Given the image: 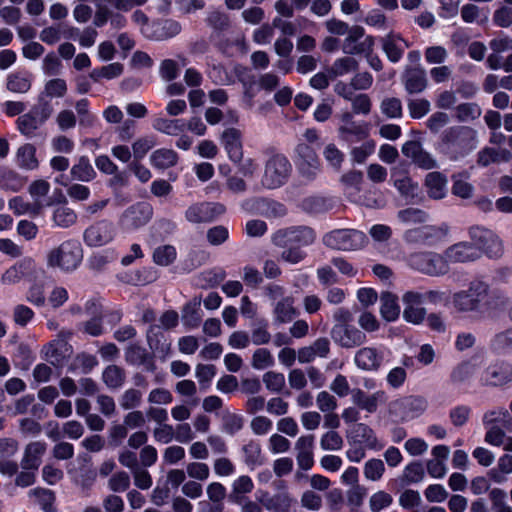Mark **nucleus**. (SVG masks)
Listing matches in <instances>:
<instances>
[{
  "label": "nucleus",
  "instance_id": "nucleus-1",
  "mask_svg": "<svg viewBox=\"0 0 512 512\" xmlns=\"http://www.w3.org/2000/svg\"><path fill=\"white\" fill-rule=\"evenodd\" d=\"M83 258L81 245L77 241L69 240L53 248L47 255L50 267H58L64 271H73Z\"/></svg>",
  "mask_w": 512,
  "mask_h": 512
},
{
  "label": "nucleus",
  "instance_id": "nucleus-2",
  "mask_svg": "<svg viewBox=\"0 0 512 512\" xmlns=\"http://www.w3.org/2000/svg\"><path fill=\"white\" fill-rule=\"evenodd\" d=\"M408 264L414 270L428 276H442L449 271V264L445 255L431 251L410 254Z\"/></svg>",
  "mask_w": 512,
  "mask_h": 512
},
{
  "label": "nucleus",
  "instance_id": "nucleus-3",
  "mask_svg": "<svg viewBox=\"0 0 512 512\" xmlns=\"http://www.w3.org/2000/svg\"><path fill=\"white\" fill-rule=\"evenodd\" d=\"M292 172V165L282 154L270 157L264 167L261 183L265 188L275 189L284 185Z\"/></svg>",
  "mask_w": 512,
  "mask_h": 512
},
{
  "label": "nucleus",
  "instance_id": "nucleus-4",
  "mask_svg": "<svg viewBox=\"0 0 512 512\" xmlns=\"http://www.w3.org/2000/svg\"><path fill=\"white\" fill-rule=\"evenodd\" d=\"M366 241V235L355 229H336L327 233L323 238L327 247L343 251L360 249Z\"/></svg>",
  "mask_w": 512,
  "mask_h": 512
},
{
  "label": "nucleus",
  "instance_id": "nucleus-5",
  "mask_svg": "<svg viewBox=\"0 0 512 512\" xmlns=\"http://www.w3.org/2000/svg\"><path fill=\"white\" fill-rule=\"evenodd\" d=\"M313 229L307 226L290 227L276 231L272 236V242L278 247L309 246L315 241Z\"/></svg>",
  "mask_w": 512,
  "mask_h": 512
},
{
  "label": "nucleus",
  "instance_id": "nucleus-6",
  "mask_svg": "<svg viewBox=\"0 0 512 512\" xmlns=\"http://www.w3.org/2000/svg\"><path fill=\"white\" fill-rule=\"evenodd\" d=\"M485 296V283L473 282L467 290L454 293L452 303L458 312L467 313L481 311V303Z\"/></svg>",
  "mask_w": 512,
  "mask_h": 512
},
{
  "label": "nucleus",
  "instance_id": "nucleus-7",
  "mask_svg": "<svg viewBox=\"0 0 512 512\" xmlns=\"http://www.w3.org/2000/svg\"><path fill=\"white\" fill-rule=\"evenodd\" d=\"M469 234L489 257L498 258L502 256L503 243L496 233L484 227L475 226L470 228Z\"/></svg>",
  "mask_w": 512,
  "mask_h": 512
},
{
  "label": "nucleus",
  "instance_id": "nucleus-8",
  "mask_svg": "<svg viewBox=\"0 0 512 512\" xmlns=\"http://www.w3.org/2000/svg\"><path fill=\"white\" fill-rule=\"evenodd\" d=\"M402 302L404 305L403 318L406 322L414 325L421 324L427 314L424 307L420 305L423 303L421 292L409 290L402 295Z\"/></svg>",
  "mask_w": 512,
  "mask_h": 512
},
{
  "label": "nucleus",
  "instance_id": "nucleus-9",
  "mask_svg": "<svg viewBox=\"0 0 512 512\" xmlns=\"http://www.w3.org/2000/svg\"><path fill=\"white\" fill-rule=\"evenodd\" d=\"M114 235L113 224L108 220H100L84 231V241L88 246L100 247L112 241Z\"/></svg>",
  "mask_w": 512,
  "mask_h": 512
},
{
  "label": "nucleus",
  "instance_id": "nucleus-10",
  "mask_svg": "<svg viewBox=\"0 0 512 512\" xmlns=\"http://www.w3.org/2000/svg\"><path fill=\"white\" fill-rule=\"evenodd\" d=\"M330 335L336 344L347 349L358 347L366 341L365 333L352 325H334Z\"/></svg>",
  "mask_w": 512,
  "mask_h": 512
},
{
  "label": "nucleus",
  "instance_id": "nucleus-11",
  "mask_svg": "<svg viewBox=\"0 0 512 512\" xmlns=\"http://www.w3.org/2000/svg\"><path fill=\"white\" fill-rule=\"evenodd\" d=\"M401 152L421 169L430 170L437 167L436 159L422 147L419 141L411 140L405 142Z\"/></svg>",
  "mask_w": 512,
  "mask_h": 512
},
{
  "label": "nucleus",
  "instance_id": "nucleus-12",
  "mask_svg": "<svg viewBox=\"0 0 512 512\" xmlns=\"http://www.w3.org/2000/svg\"><path fill=\"white\" fill-rule=\"evenodd\" d=\"M225 212V206L219 203H198L191 205L185 212V217L192 223H205L213 221Z\"/></svg>",
  "mask_w": 512,
  "mask_h": 512
},
{
  "label": "nucleus",
  "instance_id": "nucleus-13",
  "mask_svg": "<svg viewBox=\"0 0 512 512\" xmlns=\"http://www.w3.org/2000/svg\"><path fill=\"white\" fill-rule=\"evenodd\" d=\"M444 234V230L439 227L425 225L407 230L404 239L410 244L431 246L440 241Z\"/></svg>",
  "mask_w": 512,
  "mask_h": 512
},
{
  "label": "nucleus",
  "instance_id": "nucleus-14",
  "mask_svg": "<svg viewBox=\"0 0 512 512\" xmlns=\"http://www.w3.org/2000/svg\"><path fill=\"white\" fill-rule=\"evenodd\" d=\"M125 361L132 366L143 367L148 372L157 369L154 353L137 343L130 344L125 349Z\"/></svg>",
  "mask_w": 512,
  "mask_h": 512
},
{
  "label": "nucleus",
  "instance_id": "nucleus-15",
  "mask_svg": "<svg viewBox=\"0 0 512 512\" xmlns=\"http://www.w3.org/2000/svg\"><path fill=\"white\" fill-rule=\"evenodd\" d=\"M444 255L447 263H465L478 259L480 251L472 243L459 242L447 248Z\"/></svg>",
  "mask_w": 512,
  "mask_h": 512
},
{
  "label": "nucleus",
  "instance_id": "nucleus-16",
  "mask_svg": "<svg viewBox=\"0 0 512 512\" xmlns=\"http://www.w3.org/2000/svg\"><path fill=\"white\" fill-rule=\"evenodd\" d=\"M50 219L53 228L68 229L77 222V214L64 198L62 202L52 206Z\"/></svg>",
  "mask_w": 512,
  "mask_h": 512
},
{
  "label": "nucleus",
  "instance_id": "nucleus-17",
  "mask_svg": "<svg viewBox=\"0 0 512 512\" xmlns=\"http://www.w3.org/2000/svg\"><path fill=\"white\" fill-rule=\"evenodd\" d=\"M509 305V298L504 292L498 289H490L485 283V296L481 303V312L492 316L496 312L506 309Z\"/></svg>",
  "mask_w": 512,
  "mask_h": 512
},
{
  "label": "nucleus",
  "instance_id": "nucleus-18",
  "mask_svg": "<svg viewBox=\"0 0 512 512\" xmlns=\"http://www.w3.org/2000/svg\"><path fill=\"white\" fill-rule=\"evenodd\" d=\"M401 80L409 94L421 93L427 87L426 72L421 67H406Z\"/></svg>",
  "mask_w": 512,
  "mask_h": 512
},
{
  "label": "nucleus",
  "instance_id": "nucleus-19",
  "mask_svg": "<svg viewBox=\"0 0 512 512\" xmlns=\"http://www.w3.org/2000/svg\"><path fill=\"white\" fill-rule=\"evenodd\" d=\"M383 352L374 347L359 349L354 357L356 366L366 371H377L383 362Z\"/></svg>",
  "mask_w": 512,
  "mask_h": 512
},
{
  "label": "nucleus",
  "instance_id": "nucleus-20",
  "mask_svg": "<svg viewBox=\"0 0 512 512\" xmlns=\"http://www.w3.org/2000/svg\"><path fill=\"white\" fill-rule=\"evenodd\" d=\"M314 436H301L295 443L296 461L300 469L310 470L314 465Z\"/></svg>",
  "mask_w": 512,
  "mask_h": 512
},
{
  "label": "nucleus",
  "instance_id": "nucleus-21",
  "mask_svg": "<svg viewBox=\"0 0 512 512\" xmlns=\"http://www.w3.org/2000/svg\"><path fill=\"white\" fill-rule=\"evenodd\" d=\"M380 42L383 52L392 63L399 62L405 49L409 47L406 40H404L400 35L392 32L382 37Z\"/></svg>",
  "mask_w": 512,
  "mask_h": 512
},
{
  "label": "nucleus",
  "instance_id": "nucleus-22",
  "mask_svg": "<svg viewBox=\"0 0 512 512\" xmlns=\"http://www.w3.org/2000/svg\"><path fill=\"white\" fill-rule=\"evenodd\" d=\"M512 380V366L508 363L494 364L488 367L481 376L484 385L499 386Z\"/></svg>",
  "mask_w": 512,
  "mask_h": 512
},
{
  "label": "nucleus",
  "instance_id": "nucleus-23",
  "mask_svg": "<svg viewBox=\"0 0 512 512\" xmlns=\"http://www.w3.org/2000/svg\"><path fill=\"white\" fill-rule=\"evenodd\" d=\"M151 216V206L146 203H138L125 210L122 221L128 227L138 228L148 223Z\"/></svg>",
  "mask_w": 512,
  "mask_h": 512
},
{
  "label": "nucleus",
  "instance_id": "nucleus-24",
  "mask_svg": "<svg viewBox=\"0 0 512 512\" xmlns=\"http://www.w3.org/2000/svg\"><path fill=\"white\" fill-rule=\"evenodd\" d=\"M221 141L229 159L234 163H239L243 158L241 132L236 128H228L223 131Z\"/></svg>",
  "mask_w": 512,
  "mask_h": 512
},
{
  "label": "nucleus",
  "instance_id": "nucleus-25",
  "mask_svg": "<svg viewBox=\"0 0 512 512\" xmlns=\"http://www.w3.org/2000/svg\"><path fill=\"white\" fill-rule=\"evenodd\" d=\"M351 399L358 408L365 410L368 413L376 412L379 403H383L386 400L385 393L383 391H377L368 395L359 388L351 390Z\"/></svg>",
  "mask_w": 512,
  "mask_h": 512
},
{
  "label": "nucleus",
  "instance_id": "nucleus-26",
  "mask_svg": "<svg viewBox=\"0 0 512 512\" xmlns=\"http://www.w3.org/2000/svg\"><path fill=\"white\" fill-rule=\"evenodd\" d=\"M426 408L427 401L419 396L404 397L391 404V411H402L406 417L417 416L423 413Z\"/></svg>",
  "mask_w": 512,
  "mask_h": 512
},
{
  "label": "nucleus",
  "instance_id": "nucleus-27",
  "mask_svg": "<svg viewBox=\"0 0 512 512\" xmlns=\"http://www.w3.org/2000/svg\"><path fill=\"white\" fill-rule=\"evenodd\" d=\"M255 205L262 206L264 209L261 213L268 218H279L286 215V208L283 204L267 199L252 198L242 203V208L251 211Z\"/></svg>",
  "mask_w": 512,
  "mask_h": 512
},
{
  "label": "nucleus",
  "instance_id": "nucleus-28",
  "mask_svg": "<svg viewBox=\"0 0 512 512\" xmlns=\"http://www.w3.org/2000/svg\"><path fill=\"white\" fill-rule=\"evenodd\" d=\"M447 178L440 172H430L425 177L424 185L431 199L441 200L447 194Z\"/></svg>",
  "mask_w": 512,
  "mask_h": 512
},
{
  "label": "nucleus",
  "instance_id": "nucleus-29",
  "mask_svg": "<svg viewBox=\"0 0 512 512\" xmlns=\"http://www.w3.org/2000/svg\"><path fill=\"white\" fill-rule=\"evenodd\" d=\"M46 450V445L41 442L29 443L24 452V457L21 461V467L24 470L38 469L41 463V456Z\"/></svg>",
  "mask_w": 512,
  "mask_h": 512
},
{
  "label": "nucleus",
  "instance_id": "nucleus-30",
  "mask_svg": "<svg viewBox=\"0 0 512 512\" xmlns=\"http://www.w3.org/2000/svg\"><path fill=\"white\" fill-rule=\"evenodd\" d=\"M348 438H351L354 442L365 444L372 449L378 445L374 431L364 423L354 424L349 431Z\"/></svg>",
  "mask_w": 512,
  "mask_h": 512
},
{
  "label": "nucleus",
  "instance_id": "nucleus-31",
  "mask_svg": "<svg viewBox=\"0 0 512 512\" xmlns=\"http://www.w3.org/2000/svg\"><path fill=\"white\" fill-rule=\"evenodd\" d=\"M201 298L194 297L190 302L186 303L182 309L181 318L184 326L189 329L197 328L201 321L200 314Z\"/></svg>",
  "mask_w": 512,
  "mask_h": 512
},
{
  "label": "nucleus",
  "instance_id": "nucleus-32",
  "mask_svg": "<svg viewBox=\"0 0 512 512\" xmlns=\"http://www.w3.org/2000/svg\"><path fill=\"white\" fill-rule=\"evenodd\" d=\"M380 314L386 321H394L400 315L398 297L391 292H383L380 295Z\"/></svg>",
  "mask_w": 512,
  "mask_h": 512
},
{
  "label": "nucleus",
  "instance_id": "nucleus-33",
  "mask_svg": "<svg viewBox=\"0 0 512 512\" xmlns=\"http://www.w3.org/2000/svg\"><path fill=\"white\" fill-rule=\"evenodd\" d=\"M71 335L72 333L69 331H61L58 335L59 339L54 340L45 346V357L51 364L55 365L59 363L64 357L63 350H67V344L64 341V338L70 337Z\"/></svg>",
  "mask_w": 512,
  "mask_h": 512
},
{
  "label": "nucleus",
  "instance_id": "nucleus-34",
  "mask_svg": "<svg viewBox=\"0 0 512 512\" xmlns=\"http://www.w3.org/2000/svg\"><path fill=\"white\" fill-rule=\"evenodd\" d=\"M72 180L90 182L96 177V171L91 165L88 157L81 156L70 170Z\"/></svg>",
  "mask_w": 512,
  "mask_h": 512
},
{
  "label": "nucleus",
  "instance_id": "nucleus-35",
  "mask_svg": "<svg viewBox=\"0 0 512 512\" xmlns=\"http://www.w3.org/2000/svg\"><path fill=\"white\" fill-rule=\"evenodd\" d=\"M478 368L479 363L477 359L463 362L453 369L450 379L454 384L468 382L476 374Z\"/></svg>",
  "mask_w": 512,
  "mask_h": 512
},
{
  "label": "nucleus",
  "instance_id": "nucleus-36",
  "mask_svg": "<svg viewBox=\"0 0 512 512\" xmlns=\"http://www.w3.org/2000/svg\"><path fill=\"white\" fill-rule=\"evenodd\" d=\"M334 204L332 199L324 196H309L302 200L301 208L311 214H320L330 211Z\"/></svg>",
  "mask_w": 512,
  "mask_h": 512
},
{
  "label": "nucleus",
  "instance_id": "nucleus-37",
  "mask_svg": "<svg viewBox=\"0 0 512 512\" xmlns=\"http://www.w3.org/2000/svg\"><path fill=\"white\" fill-rule=\"evenodd\" d=\"M32 86L31 76L23 72H14L7 76L6 88L12 93L25 94Z\"/></svg>",
  "mask_w": 512,
  "mask_h": 512
},
{
  "label": "nucleus",
  "instance_id": "nucleus-38",
  "mask_svg": "<svg viewBox=\"0 0 512 512\" xmlns=\"http://www.w3.org/2000/svg\"><path fill=\"white\" fill-rule=\"evenodd\" d=\"M339 138L345 142H357L368 136L367 128L364 124L350 123L340 125L338 128Z\"/></svg>",
  "mask_w": 512,
  "mask_h": 512
},
{
  "label": "nucleus",
  "instance_id": "nucleus-39",
  "mask_svg": "<svg viewBox=\"0 0 512 512\" xmlns=\"http://www.w3.org/2000/svg\"><path fill=\"white\" fill-rule=\"evenodd\" d=\"M102 380L109 389H119L126 380L125 370L115 364L108 365L102 373Z\"/></svg>",
  "mask_w": 512,
  "mask_h": 512
},
{
  "label": "nucleus",
  "instance_id": "nucleus-40",
  "mask_svg": "<svg viewBox=\"0 0 512 512\" xmlns=\"http://www.w3.org/2000/svg\"><path fill=\"white\" fill-rule=\"evenodd\" d=\"M153 128L161 133L177 136L184 132L186 124L181 119H168L159 117L153 121Z\"/></svg>",
  "mask_w": 512,
  "mask_h": 512
},
{
  "label": "nucleus",
  "instance_id": "nucleus-41",
  "mask_svg": "<svg viewBox=\"0 0 512 512\" xmlns=\"http://www.w3.org/2000/svg\"><path fill=\"white\" fill-rule=\"evenodd\" d=\"M154 31L150 38L154 40H164L174 37L181 32V25L174 20H166L162 23L153 25Z\"/></svg>",
  "mask_w": 512,
  "mask_h": 512
},
{
  "label": "nucleus",
  "instance_id": "nucleus-42",
  "mask_svg": "<svg viewBox=\"0 0 512 512\" xmlns=\"http://www.w3.org/2000/svg\"><path fill=\"white\" fill-rule=\"evenodd\" d=\"M393 184L406 200H412L417 196L418 183L414 182L407 174H400L394 179Z\"/></svg>",
  "mask_w": 512,
  "mask_h": 512
},
{
  "label": "nucleus",
  "instance_id": "nucleus-43",
  "mask_svg": "<svg viewBox=\"0 0 512 512\" xmlns=\"http://www.w3.org/2000/svg\"><path fill=\"white\" fill-rule=\"evenodd\" d=\"M151 163L159 169H167L178 161V155L171 149H158L150 156Z\"/></svg>",
  "mask_w": 512,
  "mask_h": 512
},
{
  "label": "nucleus",
  "instance_id": "nucleus-44",
  "mask_svg": "<svg viewBox=\"0 0 512 512\" xmlns=\"http://www.w3.org/2000/svg\"><path fill=\"white\" fill-rule=\"evenodd\" d=\"M18 131L28 137L31 138L35 136L36 131L42 125L39 119L32 114L30 111L18 117L16 121Z\"/></svg>",
  "mask_w": 512,
  "mask_h": 512
},
{
  "label": "nucleus",
  "instance_id": "nucleus-45",
  "mask_svg": "<svg viewBox=\"0 0 512 512\" xmlns=\"http://www.w3.org/2000/svg\"><path fill=\"white\" fill-rule=\"evenodd\" d=\"M455 116L460 122H469L478 119L482 110L477 103H462L455 108Z\"/></svg>",
  "mask_w": 512,
  "mask_h": 512
},
{
  "label": "nucleus",
  "instance_id": "nucleus-46",
  "mask_svg": "<svg viewBox=\"0 0 512 512\" xmlns=\"http://www.w3.org/2000/svg\"><path fill=\"white\" fill-rule=\"evenodd\" d=\"M30 112L34 114L43 125L52 116L54 108L50 99L39 94L37 103L31 108Z\"/></svg>",
  "mask_w": 512,
  "mask_h": 512
},
{
  "label": "nucleus",
  "instance_id": "nucleus-47",
  "mask_svg": "<svg viewBox=\"0 0 512 512\" xmlns=\"http://www.w3.org/2000/svg\"><path fill=\"white\" fill-rule=\"evenodd\" d=\"M67 93V84L64 79L54 78L48 80L45 85L43 91L40 93L47 99L49 98H62Z\"/></svg>",
  "mask_w": 512,
  "mask_h": 512
},
{
  "label": "nucleus",
  "instance_id": "nucleus-48",
  "mask_svg": "<svg viewBox=\"0 0 512 512\" xmlns=\"http://www.w3.org/2000/svg\"><path fill=\"white\" fill-rule=\"evenodd\" d=\"M298 173L301 179L306 182L314 181L320 173L321 165L319 159L311 161H299Z\"/></svg>",
  "mask_w": 512,
  "mask_h": 512
},
{
  "label": "nucleus",
  "instance_id": "nucleus-49",
  "mask_svg": "<svg viewBox=\"0 0 512 512\" xmlns=\"http://www.w3.org/2000/svg\"><path fill=\"white\" fill-rule=\"evenodd\" d=\"M155 327H151L147 333V342L151 350L160 352L163 356L170 351L171 344L167 342L161 332H154Z\"/></svg>",
  "mask_w": 512,
  "mask_h": 512
},
{
  "label": "nucleus",
  "instance_id": "nucleus-50",
  "mask_svg": "<svg viewBox=\"0 0 512 512\" xmlns=\"http://www.w3.org/2000/svg\"><path fill=\"white\" fill-rule=\"evenodd\" d=\"M274 313L276 320L280 323L291 321L296 316L292 298L287 297L279 301L275 306Z\"/></svg>",
  "mask_w": 512,
  "mask_h": 512
},
{
  "label": "nucleus",
  "instance_id": "nucleus-51",
  "mask_svg": "<svg viewBox=\"0 0 512 512\" xmlns=\"http://www.w3.org/2000/svg\"><path fill=\"white\" fill-rule=\"evenodd\" d=\"M9 208L13 210L16 215H23L29 213L33 216H37L41 213V203L30 204L24 202L22 198L15 197L9 201Z\"/></svg>",
  "mask_w": 512,
  "mask_h": 512
},
{
  "label": "nucleus",
  "instance_id": "nucleus-52",
  "mask_svg": "<svg viewBox=\"0 0 512 512\" xmlns=\"http://www.w3.org/2000/svg\"><path fill=\"white\" fill-rule=\"evenodd\" d=\"M489 500L494 512H512V507L507 503V493L500 488L489 491Z\"/></svg>",
  "mask_w": 512,
  "mask_h": 512
},
{
  "label": "nucleus",
  "instance_id": "nucleus-53",
  "mask_svg": "<svg viewBox=\"0 0 512 512\" xmlns=\"http://www.w3.org/2000/svg\"><path fill=\"white\" fill-rule=\"evenodd\" d=\"M177 256V252L172 245H162L157 247L153 252V261L160 266L171 265Z\"/></svg>",
  "mask_w": 512,
  "mask_h": 512
},
{
  "label": "nucleus",
  "instance_id": "nucleus-54",
  "mask_svg": "<svg viewBox=\"0 0 512 512\" xmlns=\"http://www.w3.org/2000/svg\"><path fill=\"white\" fill-rule=\"evenodd\" d=\"M374 47V38L372 36H367L365 39L359 43H351L346 40L343 41L342 50L344 53L349 55L370 53L373 51Z\"/></svg>",
  "mask_w": 512,
  "mask_h": 512
},
{
  "label": "nucleus",
  "instance_id": "nucleus-55",
  "mask_svg": "<svg viewBox=\"0 0 512 512\" xmlns=\"http://www.w3.org/2000/svg\"><path fill=\"white\" fill-rule=\"evenodd\" d=\"M292 498L287 493L274 495L265 502V507L273 512H289Z\"/></svg>",
  "mask_w": 512,
  "mask_h": 512
},
{
  "label": "nucleus",
  "instance_id": "nucleus-56",
  "mask_svg": "<svg viewBox=\"0 0 512 512\" xmlns=\"http://www.w3.org/2000/svg\"><path fill=\"white\" fill-rule=\"evenodd\" d=\"M358 65V61L353 57L339 58L331 66L330 73L334 77L342 76L344 74L357 70Z\"/></svg>",
  "mask_w": 512,
  "mask_h": 512
},
{
  "label": "nucleus",
  "instance_id": "nucleus-57",
  "mask_svg": "<svg viewBox=\"0 0 512 512\" xmlns=\"http://www.w3.org/2000/svg\"><path fill=\"white\" fill-rule=\"evenodd\" d=\"M30 495L37 498L38 503L41 505L44 512H54L53 506L55 501V494L53 491L43 488H36L30 491Z\"/></svg>",
  "mask_w": 512,
  "mask_h": 512
},
{
  "label": "nucleus",
  "instance_id": "nucleus-58",
  "mask_svg": "<svg viewBox=\"0 0 512 512\" xmlns=\"http://www.w3.org/2000/svg\"><path fill=\"white\" fill-rule=\"evenodd\" d=\"M17 158L20 165L24 168L34 169L37 167L35 147L31 144H25L21 146L17 151Z\"/></svg>",
  "mask_w": 512,
  "mask_h": 512
},
{
  "label": "nucleus",
  "instance_id": "nucleus-59",
  "mask_svg": "<svg viewBox=\"0 0 512 512\" xmlns=\"http://www.w3.org/2000/svg\"><path fill=\"white\" fill-rule=\"evenodd\" d=\"M141 401L142 393L135 388L125 390L119 398L120 406L124 410H132L138 407Z\"/></svg>",
  "mask_w": 512,
  "mask_h": 512
},
{
  "label": "nucleus",
  "instance_id": "nucleus-60",
  "mask_svg": "<svg viewBox=\"0 0 512 512\" xmlns=\"http://www.w3.org/2000/svg\"><path fill=\"white\" fill-rule=\"evenodd\" d=\"M206 23L208 26L217 31H223L228 29L230 20L227 14L219 10L210 11L206 17Z\"/></svg>",
  "mask_w": 512,
  "mask_h": 512
},
{
  "label": "nucleus",
  "instance_id": "nucleus-61",
  "mask_svg": "<svg viewBox=\"0 0 512 512\" xmlns=\"http://www.w3.org/2000/svg\"><path fill=\"white\" fill-rule=\"evenodd\" d=\"M26 300L36 307H42L46 303L45 286L37 282L30 286L26 294Z\"/></svg>",
  "mask_w": 512,
  "mask_h": 512
},
{
  "label": "nucleus",
  "instance_id": "nucleus-62",
  "mask_svg": "<svg viewBox=\"0 0 512 512\" xmlns=\"http://www.w3.org/2000/svg\"><path fill=\"white\" fill-rule=\"evenodd\" d=\"M398 219L403 223H424L428 214L418 208H406L397 213Z\"/></svg>",
  "mask_w": 512,
  "mask_h": 512
},
{
  "label": "nucleus",
  "instance_id": "nucleus-63",
  "mask_svg": "<svg viewBox=\"0 0 512 512\" xmlns=\"http://www.w3.org/2000/svg\"><path fill=\"white\" fill-rule=\"evenodd\" d=\"M380 109L388 118H400L402 116V103L396 97H388L383 99Z\"/></svg>",
  "mask_w": 512,
  "mask_h": 512
},
{
  "label": "nucleus",
  "instance_id": "nucleus-64",
  "mask_svg": "<svg viewBox=\"0 0 512 512\" xmlns=\"http://www.w3.org/2000/svg\"><path fill=\"white\" fill-rule=\"evenodd\" d=\"M130 476L125 471L114 473L108 480V487L113 492H124L130 487Z\"/></svg>",
  "mask_w": 512,
  "mask_h": 512
}]
</instances>
